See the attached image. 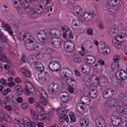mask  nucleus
I'll return each mask as SVG.
<instances>
[{"instance_id":"1","label":"nucleus","mask_w":127,"mask_h":127,"mask_svg":"<svg viewBox=\"0 0 127 127\" xmlns=\"http://www.w3.org/2000/svg\"><path fill=\"white\" fill-rule=\"evenodd\" d=\"M18 38L20 41H27L25 43V47L27 50H35V39L33 38L31 33H28L27 31H22L19 34Z\"/></svg>"},{"instance_id":"2","label":"nucleus","mask_w":127,"mask_h":127,"mask_svg":"<svg viewBox=\"0 0 127 127\" xmlns=\"http://www.w3.org/2000/svg\"><path fill=\"white\" fill-rule=\"evenodd\" d=\"M42 0H12L13 2V6L15 8H18L21 9V8L26 9H30L29 6L25 5V3L29 2V3H32L33 1H38L40 2Z\"/></svg>"},{"instance_id":"3","label":"nucleus","mask_w":127,"mask_h":127,"mask_svg":"<svg viewBox=\"0 0 127 127\" xmlns=\"http://www.w3.org/2000/svg\"><path fill=\"white\" fill-rule=\"evenodd\" d=\"M98 48L100 53L103 54V55H108L110 54V48H108L106 45V43L101 42L99 43Z\"/></svg>"},{"instance_id":"4","label":"nucleus","mask_w":127,"mask_h":127,"mask_svg":"<svg viewBox=\"0 0 127 127\" xmlns=\"http://www.w3.org/2000/svg\"><path fill=\"white\" fill-rule=\"evenodd\" d=\"M61 67V64L57 62L53 61L49 64V69L52 72H58Z\"/></svg>"},{"instance_id":"5","label":"nucleus","mask_w":127,"mask_h":127,"mask_svg":"<svg viewBox=\"0 0 127 127\" xmlns=\"http://www.w3.org/2000/svg\"><path fill=\"white\" fill-rule=\"evenodd\" d=\"M115 75L118 80H120V81H125V80H127V72L126 70H124L123 69H120L118 70Z\"/></svg>"},{"instance_id":"6","label":"nucleus","mask_w":127,"mask_h":127,"mask_svg":"<svg viewBox=\"0 0 127 127\" xmlns=\"http://www.w3.org/2000/svg\"><path fill=\"white\" fill-rule=\"evenodd\" d=\"M64 48L68 53L73 52L75 49V44L70 41H67L64 44Z\"/></svg>"},{"instance_id":"7","label":"nucleus","mask_w":127,"mask_h":127,"mask_svg":"<svg viewBox=\"0 0 127 127\" xmlns=\"http://www.w3.org/2000/svg\"><path fill=\"white\" fill-rule=\"evenodd\" d=\"M58 90H59V85L57 83H52L48 87V92L52 95L56 94Z\"/></svg>"},{"instance_id":"8","label":"nucleus","mask_w":127,"mask_h":127,"mask_svg":"<svg viewBox=\"0 0 127 127\" xmlns=\"http://www.w3.org/2000/svg\"><path fill=\"white\" fill-rule=\"evenodd\" d=\"M104 106L111 110H114L118 106V103H117L116 99H111L106 101L104 103Z\"/></svg>"},{"instance_id":"9","label":"nucleus","mask_w":127,"mask_h":127,"mask_svg":"<svg viewBox=\"0 0 127 127\" xmlns=\"http://www.w3.org/2000/svg\"><path fill=\"white\" fill-rule=\"evenodd\" d=\"M37 37L40 42L45 43V42H46V40L47 39V34H46V32L45 31H39L37 34Z\"/></svg>"},{"instance_id":"10","label":"nucleus","mask_w":127,"mask_h":127,"mask_svg":"<svg viewBox=\"0 0 127 127\" xmlns=\"http://www.w3.org/2000/svg\"><path fill=\"white\" fill-rule=\"evenodd\" d=\"M114 94H115L114 89L108 88L103 92L102 96L104 99H110V98H112V96H114Z\"/></svg>"},{"instance_id":"11","label":"nucleus","mask_w":127,"mask_h":127,"mask_svg":"<svg viewBox=\"0 0 127 127\" xmlns=\"http://www.w3.org/2000/svg\"><path fill=\"white\" fill-rule=\"evenodd\" d=\"M39 93L41 95V103L43 106H46L48 102H47V94L44 90L41 89Z\"/></svg>"},{"instance_id":"12","label":"nucleus","mask_w":127,"mask_h":127,"mask_svg":"<svg viewBox=\"0 0 127 127\" xmlns=\"http://www.w3.org/2000/svg\"><path fill=\"white\" fill-rule=\"evenodd\" d=\"M50 34L53 38H59L61 36V32L58 29H53L50 31Z\"/></svg>"},{"instance_id":"13","label":"nucleus","mask_w":127,"mask_h":127,"mask_svg":"<svg viewBox=\"0 0 127 127\" xmlns=\"http://www.w3.org/2000/svg\"><path fill=\"white\" fill-rule=\"evenodd\" d=\"M74 12L77 14L79 19L81 18V16L84 15V10L79 6H76L74 7Z\"/></svg>"},{"instance_id":"14","label":"nucleus","mask_w":127,"mask_h":127,"mask_svg":"<svg viewBox=\"0 0 127 127\" xmlns=\"http://www.w3.org/2000/svg\"><path fill=\"white\" fill-rule=\"evenodd\" d=\"M94 14H90L88 12L83 13V15L81 16L79 19L80 20H85V21H90L93 17H94Z\"/></svg>"},{"instance_id":"15","label":"nucleus","mask_w":127,"mask_h":127,"mask_svg":"<svg viewBox=\"0 0 127 127\" xmlns=\"http://www.w3.org/2000/svg\"><path fill=\"white\" fill-rule=\"evenodd\" d=\"M95 123L98 127H106L105 120L102 117H97L95 120Z\"/></svg>"},{"instance_id":"16","label":"nucleus","mask_w":127,"mask_h":127,"mask_svg":"<svg viewBox=\"0 0 127 127\" xmlns=\"http://www.w3.org/2000/svg\"><path fill=\"white\" fill-rule=\"evenodd\" d=\"M81 69L84 74H90L91 72V67L86 64L81 65Z\"/></svg>"},{"instance_id":"17","label":"nucleus","mask_w":127,"mask_h":127,"mask_svg":"<svg viewBox=\"0 0 127 127\" xmlns=\"http://www.w3.org/2000/svg\"><path fill=\"white\" fill-rule=\"evenodd\" d=\"M60 99L63 103H67V102L70 101V95L67 92H64L61 94Z\"/></svg>"},{"instance_id":"18","label":"nucleus","mask_w":127,"mask_h":127,"mask_svg":"<svg viewBox=\"0 0 127 127\" xmlns=\"http://www.w3.org/2000/svg\"><path fill=\"white\" fill-rule=\"evenodd\" d=\"M35 68L39 72H43V70L45 69V67L43 66V64L40 62H36L34 64Z\"/></svg>"},{"instance_id":"19","label":"nucleus","mask_w":127,"mask_h":127,"mask_svg":"<svg viewBox=\"0 0 127 127\" xmlns=\"http://www.w3.org/2000/svg\"><path fill=\"white\" fill-rule=\"evenodd\" d=\"M81 24V21H79L78 20H75L73 21L71 23V27L73 30L75 31H78L79 29V27Z\"/></svg>"},{"instance_id":"20","label":"nucleus","mask_w":127,"mask_h":127,"mask_svg":"<svg viewBox=\"0 0 127 127\" xmlns=\"http://www.w3.org/2000/svg\"><path fill=\"white\" fill-rule=\"evenodd\" d=\"M116 110L119 114H127V106L122 107L121 105L117 104L116 107Z\"/></svg>"},{"instance_id":"21","label":"nucleus","mask_w":127,"mask_h":127,"mask_svg":"<svg viewBox=\"0 0 127 127\" xmlns=\"http://www.w3.org/2000/svg\"><path fill=\"white\" fill-rule=\"evenodd\" d=\"M0 119H2L4 121L7 122L8 123H10L11 122V118H10L8 115L3 114H0V123H2V120Z\"/></svg>"},{"instance_id":"22","label":"nucleus","mask_w":127,"mask_h":127,"mask_svg":"<svg viewBox=\"0 0 127 127\" xmlns=\"http://www.w3.org/2000/svg\"><path fill=\"white\" fill-rule=\"evenodd\" d=\"M23 121L26 124V125L27 126V127H36V124L34 122H31V120L30 119L27 118V117H24Z\"/></svg>"},{"instance_id":"23","label":"nucleus","mask_w":127,"mask_h":127,"mask_svg":"<svg viewBox=\"0 0 127 127\" xmlns=\"http://www.w3.org/2000/svg\"><path fill=\"white\" fill-rule=\"evenodd\" d=\"M80 101L82 105H89L91 103V99L87 96H83L80 98Z\"/></svg>"},{"instance_id":"24","label":"nucleus","mask_w":127,"mask_h":127,"mask_svg":"<svg viewBox=\"0 0 127 127\" xmlns=\"http://www.w3.org/2000/svg\"><path fill=\"white\" fill-rule=\"evenodd\" d=\"M109 34L112 38H115V37H118V28H112L110 29L109 31Z\"/></svg>"},{"instance_id":"25","label":"nucleus","mask_w":127,"mask_h":127,"mask_svg":"<svg viewBox=\"0 0 127 127\" xmlns=\"http://www.w3.org/2000/svg\"><path fill=\"white\" fill-rule=\"evenodd\" d=\"M85 60L88 64L92 65L96 62V58L93 56H88L87 58H85Z\"/></svg>"},{"instance_id":"26","label":"nucleus","mask_w":127,"mask_h":127,"mask_svg":"<svg viewBox=\"0 0 127 127\" xmlns=\"http://www.w3.org/2000/svg\"><path fill=\"white\" fill-rule=\"evenodd\" d=\"M76 109L78 113L83 115L85 114L86 111H85V108L83 106V104L78 103L76 105Z\"/></svg>"},{"instance_id":"27","label":"nucleus","mask_w":127,"mask_h":127,"mask_svg":"<svg viewBox=\"0 0 127 127\" xmlns=\"http://www.w3.org/2000/svg\"><path fill=\"white\" fill-rule=\"evenodd\" d=\"M44 49V45L40 43L35 42V50L36 51H42V50Z\"/></svg>"},{"instance_id":"28","label":"nucleus","mask_w":127,"mask_h":127,"mask_svg":"<svg viewBox=\"0 0 127 127\" xmlns=\"http://www.w3.org/2000/svg\"><path fill=\"white\" fill-rule=\"evenodd\" d=\"M81 50L83 52H86V53H91L92 52V45H88L86 47L82 45Z\"/></svg>"},{"instance_id":"29","label":"nucleus","mask_w":127,"mask_h":127,"mask_svg":"<svg viewBox=\"0 0 127 127\" xmlns=\"http://www.w3.org/2000/svg\"><path fill=\"white\" fill-rule=\"evenodd\" d=\"M63 35L64 38L68 37V38H71V39L74 38L73 32H72V31L70 30V29H68L64 33H63Z\"/></svg>"},{"instance_id":"30","label":"nucleus","mask_w":127,"mask_h":127,"mask_svg":"<svg viewBox=\"0 0 127 127\" xmlns=\"http://www.w3.org/2000/svg\"><path fill=\"white\" fill-rule=\"evenodd\" d=\"M3 28L4 30H6L7 31L11 36L13 34V31H12V29H11V27L8 24H6L3 27Z\"/></svg>"},{"instance_id":"31","label":"nucleus","mask_w":127,"mask_h":127,"mask_svg":"<svg viewBox=\"0 0 127 127\" xmlns=\"http://www.w3.org/2000/svg\"><path fill=\"white\" fill-rule=\"evenodd\" d=\"M89 95L92 99H96L98 96V91L96 89H91L89 91Z\"/></svg>"},{"instance_id":"32","label":"nucleus","mask_w":127,"mask_h":127,"mask_svg":"<svg viewBox=\"0 0 127 127\" xmlns=\"http://www.w3.org/2000/svg\"><path fill=\"white\" fill-rule=\"evenodd\" d=\"M66 113V110L64 108H59L57 110V114L60 118L62 117L63 115Z\"/></svg>"},{"instance_id":"33","label":"nucleus","mask_w":127,"mask_h":127,"mask_svg":"<svg viewBox=\"0 0 127 127\" xmlns=\"http://www.w3.org/2000/svg\"><path fill=\"white\" fill-rule=\"evenodd\" d=\"M25 85L27 89L30 91V92H31V93H34V92H35V89L31 83L28 82H26L25 83Z\"/></svg>"},{"instance_id":"34","label":"nucleus","mask_w":127,"mask_h":127,"mask_svg":"<svg viewBox=\"0 0 127 127\" xmlns=\"http://www.w3.org/2000/svg\"><path fill=\"white\" fill-rule=\"evenodd\" d=\"M51 44L54 48H59L61 47V45H62V43L59 41H55L54 42L51 41Z\"/></svg>"},{"instance_id":"35","label":"nucleus","mask_w":127,"mask_h":127,"mask_svg":"<svg viewBox=\"0 0 127 127\" xmlns=\"http://www.w3.org/2000/svg\"><path fill=\"white\" fill-rule=\"evenodd\" d=\"M83 82H84V83L86 85H90V84H91V82L92 81V79H91V78H90V77H89V76H88L87 75H85L83 76Z\"/></svg>"},{"instance_id":"36","label":"nucleus","mask_w":127,"mask_h":127,"mask_svg":"<svg viewBox=\"0 0 127 127\" xmlns=\"http://www.w3.org/2000/svg\"><path fill=\"white\" fill-rule=\"evenodd\" d=\"M80 125L81 127H89V122L86 119H81L80 121Z\"/></svg>"},{"instance_id":"37","label":"nucleus","mask_w":127,"mask_h":127,"mask_svg":"<svg viewBox=\"0 0 127 127\" xmlns=\"http://www.w3.org/2000/svg\"><path fill=\"white\" fill-rule=\"evenodd\" d=\"M30 112L31 114L32 120H33L34 122H36V121L38 120V115H37V114L35 113V111H34L33 109H31Z\"/></svg>"},{"instance_id":"38","label":"nucleus","mask_w":127,"mask_h":127,"mask_svg":"<svg viewBox=\"0 0 127 127\" xmlns=\"http://www.w3.org/2000/svg\"><path fill=\"white\" fill-rule=\"evenodd\" d=\"M73 60L75 63H81L82 62V58L78 55H75L73 56Z\"/></svg>"},{"instance_id":"39","label":"nucleus","mask_w":127,"mask_h":127,"mask_svg":"<svg viewBox=\"0 0 127 127\" xmlns=\"http://www.w3.org/2000/svg\"><path fill=\"white\" fill-rule=\"evenodd\" d=\"M13 98H14V100H16L17 103H18V104H21L23 102V98L19 97L18 94H15L13 95Z\"/></svg>"},{"instance_id":"40","label":"nucleus","mask_w":127,"mask_h":127,"mask_svg":"<svg viewBox=\"0 0 127 127\" xmlns=\"http://www.w3.org/2000/svg\"><path fill=\"white\" fill-rule=\"evenodd\" d=\"M15 89L17 92L18 95H22L23 94V89L20 85H17L15 87Z\"/></svg>"},{"instance_id":"41","label":"nucleus","mask_w":127,"mask_h":127,"mask_svg":"<svg viewBox=\"0 0 127 127\" xmlns=\"http://www.w3.org/2000/svg\"><path fill=\"white\" fill-rule=\"evenodd\" d=\"M21 71L22 72L23 75H24L26 77H28L29 78L30 76H31V72L28 71L25 68H22L21 69Z\"/></svg>"},{"instance_id":"42","label":"nucleus","mask_w":127,"mask_h":127,"mask_svg":"<svg viewBox=\"0 0 127 127\" xmlns=\"http://www.w3.org/2000/svg\"><path fill=\"white\" fill-rule=\"evenodd\" d=\"M35 105L36 107L37 111L39 112V113H43L44 111H45V108L41 107L40 105H39V104H38V102H35Z\"/></svg>"},{"instance_id":"43","label":"nucleus","mask_w":127,"mask_h":127,"mask_svg":"<svg viewBox=\"0 0 127 127\" xmlns=\"http://www.w3.org/2000/svg\"><path fill=\"white\" fill-rule=\"evenodd\" d=\"M67 72H69L70 73L71 72V70H70V69L68 68H63V70L61 71V72H60L61 76L65 77L66 73H67Z\"/></svg>"},{"instance_id":"44","label":"nucleus","mask_w":127,"mask_h":127,"mask_svg":"<svg viewBox=\"0 0 127 127\" xmlns=\"http://www.w3.org/2000/svg\"><path fill=\"white\" fill-rule=\"evenodd\" d=\"M120 64L118 63H113L111 65V69L113 71H116L117 69H120Z\"/></svg>"},{"instance_id":"45","label":"nucleus","mask_w":127,"mask_h":127,"mask_svg":"<svg viewBox=\"0 0 127 127\" xmlns=\"http://www.w3.org/2000/svg\"><path fill=\"white\" fill-rule=\"evenodd\" d=\"M117 42L113 41V44L114 45L115 47L118 49H122L123 48V45L122 44H119V41L117 39Z\"/></svg>"},{"instance_id":"46","label":"nucleus","mask_w":127,"mask_h":127,"mask_svg":"<svg viewBox=\"0 0 127 127\" xmlns=\"http://www.w3.org/2000/svg\"><path fill=\"white\" fill-rule=\"evenodd\" d=\"M88 91H89V87H88L87 85H83L81 87V92H82L83 94H86Z\"/></svg>"},{"instance_id":"47","label":"nucleus","mask_w":127,"mask_h":127,"mask_svg":"<svg viewBox=\"0 0 127 127\" xmlns=\"http://www.w3.org/2000/svg\"><path fill=\"white\" fill-rule=\"evenodd\" d=\"M121 120L111 121V123L115 127H121V123H120Z\"/></svg>"},{"instance_id":"48","label":"nucleus","mask_w":127,"mask_h":127,"mask_svg":"<svg viewBox=\"0 0 127 127\" xmlns=\"http://www.w3.org/2000/svg\"><path fill=\"white\" fill-rule=\"evenodd\" d=\"M44 51L45 53H46V54H48V55H50V54H52V53H53V50L49 48H45L44 49Z\"/></svg>"},{"instance_id":"49","label":"nucleus","mask_w":127,"mask_h":127,"mask_svg":"<svg viewBox=\"0 0 127 127\" xmlns=\"http://www.w3.org/2000/svg\"><path fill=\"white\" fill-rule=\"evenodd\" d=\"M45 119H46V113L38 115V120L43 121V120H44Z\"/></svg>"},{"instance_id":"50","label":"nucleus","mask_w":127,"mask_h":127,"mask_svg":"<svg viewBox=\"0 0 127 127\" xmlns=\"http://www.w3.org/2000/svg\"><path fill=\"white\" fill-rule=\"evenodd\" d=\"M69 118L70 119L71 123L73 122H76V117H75V115L72 112H70L69 113Z\"/></svg>"},{"instance_id":"51","label":"nucleus","mask_w":127,"mask_h":127,"mask_svg":"<svg viewBox=\"0 0 127 127\" xmlns=\"http://www.w3.org/2000/svg\"><path fill=\"white\" fill-rule=\"evenodd\" d=\"M120 121L122 122V123H125V122H127V115L123 114L120 119Z\"/></svg>"},{"instance_id":"52","label":"nucleus","mask_w":127,"mask_h":127,"mask_svg":"<svg viewBox=\"0 0 127 127\" xmlns=\"http://www.w3.org/2000/svg\"><path fill=\"white\" fill-rule=\"evenodd\" d=\"M0 38L1 39L3 42H6L7 40V38L4 35V34L2 33H0Z\"/></svg>"},{"instance_id":"53","label":"nucleus","mask_w":127,"mask_h":127,"mask_svg":"<svg viewBox=\"0 0 127 127\" xmlns=\"http://www.w3.org/2000/svg\"><path fill=\"white\" fill-rule=\"evenodd\" d=\"M111 122H114V121H121L120 117L117 115H113L111 116Z\"/></svg>"},{"instance_id":"54","label":"nucleus","mask_w":127,"mask_h":127,"mask_svg":"<svg viewBox=\"0 0 127 127\" xmlns=\"http://www.w3.org/2000/svg\"><path fill=\"white\" fill-rule=\"evenodd\" d=\"M8 7H7V6H6L5 5H3L1 7V9L2 11H3V12H8Z\"/></svg>"},{"instance_id":"55","label":"nucleus","mask_w":127,"mask_h":127,"mask_svg":"<svg viewBox=\"0 0 127 127\" xmlns=\"http://www.w3.org/2000/svg\"><path fill=\"white\" fill-rule=\"evenodd\" d=\"M10 92H11V90H10V89L7 88L6 89H4L3 92H2V94L3 95H4V96H5V95L7 94V93H10Z\"/></svg>"},{"instance_id":"56","label":"nucleus","mask_w":127,"mask_h":127,"mask_svg":"<svg viewBox=\"0 0 127 127\" xmlns=\"http://www.w3.org/2000/svg\"><path fill=\"white\" fill-rule=\"evenodd\" d=\"M60 118L63 119L64 121H66L67 123H69V117L67 115L64 114L63 116H62V117Z\"/></svg>"},{"instance_id":"57","label":"nucleus","mask_w":127,"mask_h":127,"mask_svg":"<svg viewBox=\"0 0 127 127\" xmlns=\"http://www.w3.org/2000/svg\"><path fill=\"white\" fill-rule=\"evenodd\" d=\"M114 6H110L106 5L107 9L109 12H112L113 11V9H114Z\"/></svg>"},{"instance_id":"58","label":"nucleus","mask_w":127,"mask_h":127,"mask_svg":"<svg viewBox=\"0 0 127 127\" xmlns=\"http://www.w3.org/2000/svg\"><path fill=\"white\" fill-rule=\"evenodd\" d=\"M87 33L88 34V35H93V34H94L93 30L91 28H88L87 30Z\"/></svg>"},{"instance_id":"59","label":"nucleus","mask_w":127,"mask_h":127,"mask_svg":"<svg viewBox=\"0 0 127 127\" xmlns=\"http://www.w3.org/2000/svg\"><path fill=\"white\" fill-rule=\"evenodd\" d=\"M53 2H51V3L46 4V5L50 9V11H52L53 8L52 7L53 6Z\"/></svg>"},{"instance_id":"60","label":"nucleus","mask_w":127,"mask_h":127,"mask_svg":"<svg viewBox=\"0 0 127 127\" xmlns=\"http://www.w3.org/2000/svg\"><path fill=\"white\" fill-rule=\"evenodd\" d=\"M21 60L24 63H25L26 62L28 61V59H27V58H26L25 57V56H24V55H22V56H21Z\"/></svg>"},{"instance_id":"61","label":"nucleus","mask_w":127,"mask_h":127,"mask_svg":"<svg viewBox=\"0 0 127 127\" xmlns=\"http://www.w3.org/2000/svg\"><path fill=\"white\" fill-rule=\"evenodd\" d=\"M37 59H39V60H41V59H43V54L42 53L38 54L37 55Z\"/></svg>"},{"instance_id":"62","label":"nucleus","mask_w":127,"mask_h":127,"mask_svg":"<svg viewBox=\"0 0 127 127\" xmlns=\"http://www.w3.org/2000/svg\"><path fill=\"white\" fill-rule=\"evenodd\" d=\"M106 5L114 6V1H113V0H108Z\"/></svg>"},{"instance_id":"63","label":"nucleus","mask_w":127,"mask_h":127,"mask_svg":"<svg viewBox=\"0 0 127 127\" xmlns=\"http://www.w3.org/2000/svg\"><path fill=\"white\" fill-rule=\"evenodd\" d=\"M113 59L114 62H117V61H119V60L121 59V57H120V56L116 55L114 57Z\"/></svg>"},{"instance_id":"64","label":"nucleus","mask_w":127,"mask_h":127,"mask_svg":"<svg viewBox=\"0 0 127 127\" xmlns=\"http://www.w3.org/2000/svg\"><path fill=\"white\" fill-rule=\"evenodd\" d=\"M4 48H5V49H6V50H9V49H10V45H9V44H7V43H5L4 45Z\"/></svg>"}]
</instances>
